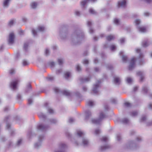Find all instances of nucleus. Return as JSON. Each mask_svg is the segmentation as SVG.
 <instances>
[{"label": "nucleus", "mask_w": 152, "mask_h": 152, "mask_svg": "<svg viewBox=\"0 0 152 152\" xmlns=\"http://www.w3.org/2000/svg\"><path fill=\"white\" fill-rule=\"evenodd\" d=\"M82 63L86 66H88V65L89 63V60L86 59H83Z\"/></svg>", "instance_id": "72a5a7b5"}, {"label": "nucleus", "mask_w": 152, "mask_h": 152, "mask_svg": "<svg viewBox=\"0 0 152 152\" xmlns=\"http://www.w3.org/2000/svg\"><path fill=\"white\" fill-rule=\"evenodd\" d=\"M137 28L139 31L142 32H145L146 31V28L144 26H137Z\"/></svg>", "instance_id": "c756f323"}, {"label": "nucleus", "mask_w": 152, "mask_h": 152, "mask_svg": "<svg viewBox=\"0 0 152 152\" xmlns=\"http://www.w3.org/2000/svg\"><path fill=\"white\" fill-rule=\"evenodd\" d=\"M20 82V80L19 79H15L12 80L10 85L11 88L13 90L17 89L18 83Z\"/></svg>", "instance_id": "1a4fd4ad"}, {"label": "nucleus", "mask_w": 152, "mask_h": 152, "mask_svg": "<svg viewBox=\"0 0 152 152\" xmlns=\"http://www.w3.org/2000/svg\"><path fill=\"white\" fill-rule=\"evenodd\" d=\"M84 37L85 34L82 30L75 28L71 35V43L73 45H80Z\"/></svg>", "instance_id": "f257e3e1"}, {"label": "nucleus", "mask_w": 152, "mask_h": 152, "mask_svg": "<svg viewBox=\"0 0 152 152\" xmlns=\"http://www.w3.org/2000/svg\"><path fill=\"white\" fill-rule=\"evenodd\" d=\"M66 145L64 143H61L59 145V150L55 152H66Z\"/></svg>", "instance_id": "dca6fc26"}, {"label": "nucleus", "mask_w": 152, "mask_h": 152, "mask_svg": "<svg viewBox=\"0 0 152 152\" xmlns=\"http://www.w3.org/2000/svg\"><path fill=\"white\" fill-rule=\"evenodd\" d=\"M101 140L102 142H106L108 140V138L107 137L104 136L102 137L101 139Z\"/></svg>", "instance_id": "e2e57ef3"}, {"label": "nucleus", "mask_w": 152, "mask_h": 152, "mask_svg": "<svg viewBox=\"0 0 152 152\" xmlns=\"http://www.w3.org/2000/svg\"><path fill=\"white\" fill-rule=\"evenodd\" d=\"M137 75L138 76H140V81L142 82L144 79V77L143 74V72L141 71L138 72L137 73Z\"/></svg>", "instance_id": "4be33fe9"}, {"label": "nucleus", "mask_w": 152, "mask_h": 152, "mask_svg": "<svg viewBox=\"0 0 152 152\" xmlns=\"http://www.w3.org/2000/svg\"><path fill=\"white\" fill-rule=\"evenodd\" d=\"M87 25L88 28L92 27V23L91 21L90 20L87 21Z\"/></svg>", "instance_id": "13d9d810"}, {"label": "nucleus", "mask_w": 152, "mask_h": 152, "mask_svg": "<svg viewBox=\"0 0 152 152\" xmlns=\"http://www.w3.org/2000/svg\"><path fill=\"white\" fill-rule=\"evenodd\" d=\"M148 88L147 86H144L142 87V92L143 94H147L148 91Z\"/></svg>", "instance_id": "b1692460"}, {"label": "nucleus", "mask_w": 152, "mask_h": 152, "mask_svg": "<svg viewBox=\"0 0 152 152\" xmlns=\"http://www.w3.org/2000/svg\"><path fill=\"white\" fill-rule=\"evenodd\" d=\"M94 101L92 100H89L88 102V105L89 106H92L94 105Z\"/></svg>", "instance_id": "680f3d73"}, {"label": "nucleus", "mask_w": 152, "mask_h": 152, "mask_svg": "<svg viewBox=\"0 0 152 152\" xmlns=\"http://www.w3.org/2000/svg\"><path fill=\"white\" fill-rule=\"evenodd\" d=\"M88 2V0H83L81 2V5L84 8Z\"/></svg>", "instance_id": "a19ab883"}, {"label": "nucleus", "mask_w": 152, "mask_h": 152, "mask_svg": "<svg viewBox=\"0 0 152 152\" xmlns=\"http://www.w3.org/2000/svg\"><path fill=\"white\" fill-rule=\"evenodd\" d=\"M108 77L105 73H103L102 75V77L101 80H98L96 83V84L93 85V88L92 90V92L96 94H98L99 91L98 89L100 87V84L102 83V80H103L104 79L107 80Z\"/></svg>", "instance_id": "7ed1b4c3"}, {"label": "nucleus", "mask_w": 152, "mask_h": 152, "mask_svg": "<svg viewBox=\"0 0 152 152\" xmlns=\"http://www.w3.org/2000/svg\"><path fill=\"white\" fill-rule=\"evenodd\" d=\"M88 32L90 34H92L94 32V30L93 27L88 28Z\"/></svg>", "instance_id": "338daca9"}, {"label": "nucleus", "mask_w": 152, "mask_h": 152, "mask_svg": "<svg viewBox=\"0 0 152 152\" xmlns=\"http://www.w3.org/2000/svg\"><path fill=\"white\" fill-rule=\"evenodd\" d=\"M136 53H139V55L137 58L135 57L138 62V64L140 66H143L145 64V61L144 58V55L141 52V50L138 48L136 50Z\"/></svg>", "instance_id": "20e7f679"}, {"label": "nucleus", "mask_w": 152, "mask_h": 152, "mask_svg": "<svg viewBox=\"0 0 152 152\" xmlns=\"http://www.w3.org/2000/svg\"><path fill=\"white\" fill-rule=\"evenodd\" d=\"M119 122L124 124H127L129 122V120L127 118H124L122 119H120Z\"/></svg>", "instance_id": "bb28decb"}, {"label": "nucleus", "mask_w": 152, "mask_h": 152, "mask_svg": "<svg viewBox=\"0 0 152 152\" xmlns=\"http://www.w3.org/2000/svg\"><path fill=\"white\" fill-rule=\"evenodd\" d=\"M44 137V135H39L38 137L39 142L35 143L34 145V148L37 149H39L41 146L42 142L43 141Z\"/></svg>", "instance_id": "6e6552de"}, {"label": "nucleus", "mask_w": 152, "mask_h": 152, "mask_svg": "<svg viewBox=\"0 0 152 152\" xmlns=\"http://www.w3.org/2000/svg\"><path fill=\"white\" fill-rule=\"evenodd\" d=\"M20 57V53L19 50H18L15 55V60H18Z\"/></svg>", "instance_id": "79ce46f5"}, {"label": "nucleus", "mask_w": 152, "mask_h": 152, "mask_svg": "<svg viewBox=\"0 0 152 152\" xmlns=\"http://www.w3.org/2000/svg\"><path fill=\"white\" fill-rule=\"evenodd\" d=\"M113 22L117 26L119 25L120 24V20L117 18H115L114 19Z\"/></svg>", "instance_id": "e433bc0d"}, {"label": "nucleus", "mask_w": 152, "mask_h": 152, "mask_svg": "<svg viewBox=\"0 0 152 152\" xmlns=\"http://www.w3.org/2000/svg\"><path fill=\"white\" fill-rule=\"evenodd\" d=\"M110 49L113 51H115L116 49V47L114 45H112L110 46Z\"/></svg>", "instance_id": "603ef678"}, {"label": "nucleus", "mask_w": 152, "mask_h": 152, "mask_svg": "<svg viewBox=\"0 0 152 152\" xmlns=\"http://www.w3.org/2000/svg\"><path fill=\"white\" fill-rule=\"evenodd\" d=\"M40 119L43 122H45L47 119L46 115L42 112H40L38 114Z\"/></svg>", "instance_id": "f3484780"}, {"label": "nucleus", "mask_w": 152, "mask_h": 152, "mask_svg": "<svg viewBox=\"0 0 152 152\" xmlns=\"http://www.w3.org/2000/svg\"><path fill=\"white\" fill-rule=\"evenodd\" d=\"M33 97H34L31 96L28 99V105H31L32 104L33 102Z\"/></svg>", "instance_id": "ea45409f"}, {"label": "nucleus", "mask_w": 152, "mask_h": 152, "mask_svg": "<svg viewBox=\"0 0 152 152\" xmlns=\"http://www.w3.org/2000/svg\"><path fill=\"white\" fill-rule=\"evenodd\" d=\"M10 13L11 14H13L17 11V10L14 8H12L10 10Z\"/></svg>", "instance_id": "774afa93"}, {"label": "nucleus", "mask_w": 152, "mask_h": 152, "mask_svg": "<svg viewBox=\"0 0 152 152\" xmlns=\"http://www.w3.org/2000/svg\"><path fill=\"white\" fill-rule=\"evenodd\" d=\"M66 136L69 138L71 139L72 142L73 141V139L72 138V135L69 132H66Z\"/></svg>", "instance_id": "8fccbe9b"}, {"label": "nucleus", "mask_w": 152, "mask_h": 152, "mask_svg": "<svg viewBox=\"0 0 152 152\" xmlns=\"http://www.w3.org/2000/svg\"><path fill=\"white\" fill-rule=\"evenodd\" d=\"M76 137L77 138V141L81 139V138L85 137V134L80 130H78L77 132Z\"/></svg>", "instance_id": "ddd939ff"}, {"label": "nucleus", "mask_w": 152, "mask_h": 152, "mask_svg": "<svg viewBox=\"0 0 152 152\" xmlns=\"http://www.w3.org/2000/svg\"><path fill=\"white\" fill-rule=\"evenodd\" d=\"M37 6V3L35 2H32L31 4V6L32 8L35 9Z\"/></svg>", "instance_id": "bf43d9fd"}, {"label": "nucleus", "mask_w": 152, "mask_h": 152, "mask_svg": "<svg viewBox=\"0 0 152 152\" xmlns=\"http://www.w3.org/2000/svg\"><path fill=\"white\" fill-rule=\"evenodd\" d=\"M48 64L51 67H53L55 66V62L53 61H50L48 63Z\"/></svg>", "instance_id": "6e6d98bb"}, {"label": "nucleus", "mask_w": 152, "mask_h": 152, "mask_svg": "<svg viewBox=\"0 0 152 152\" xmlns=\"http://www.w3.org/2000/svg\"><path fill=\"white\" fill-rule=\"evenodd\" d=\"M64 77L66 79H68L71 77V72L69 71L65 72H64Z\"/></svg>", "instance_id": "a878e982"}, {"label": "nucleus", "mask_w": 152, "mask_h": 152, "mask_svg": "<svg viewBox=\"0 0 152 152\" xmlns=\"http://www.w3.org/2000/svg\"><path fill=\"white\" fill-rule=\"evenodd\" d=\"M126 81L128 84H132L133 82V80L130 77H127L126 78Z\"/></svg>", "instance_id": "a18cd8bd"}, {"label": "nucleus", "mask_w": 152, "mask_h": 152, "mask_svg": "<svg viewBox=\"0 0 152 152\" xmlns=\"http://www.w3.org/2000/svg\"><path fill=\"white\" fill-rule=\"evenodd\" d=\"M76 96L79 98H80L82 97V96L80 93L78 91H76L75 92Z\"/></svg>", "instance_id": "4d7b16f0"}, {"label": "nucleus", "mask_w": 152, "mask_h": 152, "mask_svg": "<svg viewBox=\"0 0 152 152\" xmlns=\"http://www.w3.org/2000/svg\"><path fill=\"white\" fill-rule=\"evenodd\" d=\"M124 30L126 31L127 33H130L131 31V27L130 26H128L124 28Z\"/></svg>", "instance_id": "09e8293b"}, {"label": "nucleus", "mask_w": 152, "mask_h": 152, "mask_svg": "<svg viewBox=\"0 0 152 152\" xmlns=\"http://www.w3.org/2000/svg\"><path fill=\"white\" fill-rule=\"evenodd\" d=\"M49 127L48 125H45L42 123L38 124L36 126L37 131L45 132L46 131Z\"/></svg>", "instance_id": "0eeeda50"}, {"label": "nucleus", "mask_w": 152, "mask_h": 152, "mask_svg": "<svg viewBox=\"0 0 152 152\" xmlns=\"http://www.w3.org/2000/svg\"><path fill=\"white\" fill-rule=\"evenodd\" d=\"M105 117V115L103 112H101L100 113L99 118L101 121Z\"/></svg>", "instance_id": "c03bdc74"}, {"label": "nucleus", "mask_w": 152, "mask_h": 152, "mask_svg": "<svg viewBox=\"0 0 152 152\" xmlns=\"http://www.w3.org/2000/svg\"><path fill=\"white\" fill-rule=\"evenodd\" d=\"M142 44V46L144 48H146L148 46L147 42L145 41H143Z\"/></svg>", "instance_id": "3c124183"}, {"label": "nucleus", "mask_w": 152, "mask_h": 152, "mask_svg": "<svg viewBox=\"0 0 152 152\" xmlns=\"http://www.w3.org/2000/svg\"><path fill=\"white\" fill-rule=\"evenodd\" d=\"M130 115L133 117L136 116L138 115V112L136 111H133L130 113Z\"/></svg>", "instance_id": "864d4df0"}, {"label": "nucleus", "mask_w": 152, "mask_h": 152, "mask_svg": "<svg viewBox=\"0 0 152 152\" xmlns=\"http://www.w3.org/2000/svg\"><path fill=\"white\" fill-rule=\"evenodd\" d=\"M75 69L76 71L78 73L81 72L82 71V68L81 66L79 64H77L75 66Z\"/></svg>", "instance_id": "393cba45"}, {"label": "nucleus", "mask_w": 152, "mask_h": 152, "mask_svg": "<svg viewBox=\"0 0 152 152\" xmlns=\"http://www.w3.org/2000/svg\"><path fill=\"white\" fill-rule=\"evenodd\" d=\"M50 51L48 48H46L45 49L44 54L46 56H48L50 55Z\"/></svg>", "instance_id": "49530a36"}, {"label": "nucleus", "mask_w": 152, "mask_h": 152, "mask_svg": "<svg viewBox=\"0 0 152 152\" xmlns=\"http://www.w3.org/2000/svg\"><path fill=\"white\" fill-rule=\"evenodd\" d=\"M115 39V37L114 35H110L106 37V39L108 41H110L111 40L114 39Z\"/></svg>", "instance_id": "c9c22d12"}, {"label": "nucleus", "mask_w": 152, "mask_h": 152, "mask_svg": "<svg viewBox=\"0 0 152 152\" xmlns=\"http://www.w3.org/2000/svg\"><path fill=\"white\" fill-rule=\"evenodd\" d=\"M10 116L8 115L4 118V121L6 123V124L7 128L8 129H10L11 125L9 123L8 120L9 119Z\"/></svg>", "instance_id": "a211bd4d"}, {"label": "nucleus", "mask_w": 152, "mask_h": 152, "mask_svg": "<svg viewBox=\"0 0 152 152\" xmlns=\"http://www.w3.org/2000/svg\"><path fill=\"white\" fill-rule=\"evenodd\" d=\"M136 61V60L134 57H133L131 59L130 61L129 65L128 66L129 70H132L135 67Z\"/></svg>", "instance_id": "9d476101"}, {"label": "nucleus", "mask_w": 152, "mask_h": 152, "mask_svg": "<svg viewBox=\"0 0 152 152\" xmlns=\"http://www.w3.org/2000/svg\"><path fill=\"white\" fill-rule=\"evenodd\" d=\"M124 52L122 51H121L119 53V56L121 57L122 61L124 63H127L128 61V58L127 56L124 54Z\"/></svg>", "instance_id": "2eb2a0df"}, {"label": "nucleus", "mask_w": 152, "mask_h": 152, "mask_svg": "<svg viewBox=\"0 0 152 152\" xmlns=\"http://www.w3.org/2000/svg\"><path fill=\"white\" fill-rule=\"evenodd\" d=\"M48 121L50 122L51 124H56L58 122V121L55 118H50L48 119Z\"/></svg>", "instance_id": "cd10ccee"}, {"label": "nucleus", "mask_w": 152, "mask_h": 152, "mask_svg": "<svg viewBox=\"0 0 152 152\" xmlns=\"http://www.w3.org/2000/svg\"><path fill=\"white\" fill-rule=\"evenodd\" d=\"M15 35L13 32L10 33L9 35L8 39V44L9 45H12L15 42Z\"/></svg>", "instance_id": "9b49d317"}, {"label": "nucleus", "mask_w": 152, "mask_h": 152, "mask_svg": "<svg viewBox=\"0 0 152 152\" xmlns=\"http://www.w3.org/2000/svg\"><path fill=\"white\" fill-rule=\"evenodd\" d=\"M16 99L19 102H20L23 100L22 98L21 95L19 94H18L16 96Z\"/></svg>", "instance_id": "37998d69"}, {"label": "nucleus", "mask_w": 152, "mask_h": 152, "mask_svg": "<svg viewBox=\"0 0 152 152\" xmlns=\"http://www.w3.org/2000/svg\"><path fill=\"white\" fill-rule=\"evenodd\" d=\"M58 32L60 39L62 40L66 39L68 38L69 35L68 26L63 25L61 26L59 28Z\"/></svg>", "instance_id": "f03ea898"}, {"label": "nucleus", "mask_w": 152, "mask_h": 152, "mask_svg": "<svg viewBox=\"0 0 152 152\" xmlns=\"http://www.w3.org/2000/svg\"><path fill=\"white\" fill-rule=\"evenodd\" d=\"M134 22L137 28V26H139V25L141 23V20L139 19H137L134 20Z\"/></svg>", "instance_id": "de8ad7c7"}, {"label": "nucleus", "mask_w": 152, "mask_h": 152, "mask_svg": "<svg viewBox=\"0 0 152 152\" xmlns=\"http://www.w3.org/2000/svg\"><path fill=\"white\" fill-rule=\"evenodd\" d=\"M101 122L99 118L96 119H92L91 120V122L92 124H100V123Z\"/></svg>", "instance_id": "7c9ffc66"}, {"label": "nucleus", "mask_w": 152, "mask_h": 152, "mask_svg": "<svg viewBox=\"0 0 152 152\" xmlns=\"http://www.w3.org/2000/svg\"><path fill=\"white\" fill-rule=\"evenodd\" d=\"M88 12L90 14L95 15H97V12L92 8L89 9Z\"/></svg>", "instance_id": "f704fd0d"}, {"label": "nucleus", "mask_w": 152, "mask_h": 152, "mask_svg": "<svg viewBox=\"0 0 152 152\" xmlns=\"http://www.w3.org/2000/svg\"><path fill=\"white\" fill-rule=\"evenodd\" d=\"M14 119L17 122L22 121V118L19 115H16L14 117Z\"/></svg>", "instance_id": "4c0bfd02"}, {"label": "nucleus", "mask_w": 152, "mask_h": 152, "mask_svg": "<svg viewBox=\"0 0 152 152\" xmlns=\"http://www.w3.org/2000/svg\"><path fill=\"white\" fill-rule=\"evenodd\" d=\"M27 136L29 139L31 138L32 137L34 136H35L36 134L34 133H33L32 132V130L31 129H29L27 134Z\"/></svg>", "instance_id": "5701e85b"}, {"label": "nucleus", "mask_w": 152, "mask_h": 152, "mask_svg": "<svg viewBox=\"0 0 152 152\" xmlns=\"http://www.w3.org/2000/svg\"><path fill=\"white\" fill-rule=\"evenodd\" d=\"M32 91V87L30 83L26 85L25 89V93H28Z\"/></svg>", "instance_id": "6ab92c4d"}, {"label": "nucleus", "mask_w": 152, "mask_h": 152, "mask_svg": "<svg viewBox=\"0 0 152 152\" xmlns=\"http://www.w3.org/2000/svg\"><path fill=\"white\" fill-rule=\"evenodd\" d=\"M126 147L127 149L132 150H135L138 149L139 146L136 141L134 140H130L126 144Z\"/></svg>", "instance_id": "423d86ee"}, {"label": "nucleus", "mask_w": 152, "mask_h": 152, "mask_svg": "<svg viewBox=\"0 0 152 152\" xmlns=\"http://www.w3.org/2000/svg\"><path fill=\"white\" fill-rule=\"evenodd\" d=\"M89 142L88 139L85 136L81 138V139L78 141L75 140L73 143L77 146H78L79 144H80L81 145L85 147L88 146Z\"/></svg>", "instance_id": "39448f33"}, {"label": "nucleus", "mask_w": 152, "mask_h": 152, "mask_svg": "<svg viewBox=\"0 0 152 152\" xmlns=\"http://www.w3.org/2000/svg\"><path fill=\"white\" fill-rule=\"evenodd\" d=\"M91 78V76H89L88 77L85 78H83L82 77H81L79 79V80H80L81 83H83L89 81Z\"/></svg>", "instance_id": "aec40b11"}, {"label": "nucleus", "mask_w": 152, "mask_h": 152, "mask_svg": "<svg viewBox=\"0 0 152 152\" xmlns=\"http://www.w3.org/2000/svg\"><path fill=\"white\" fill-rule=\"evenodd\" d=\"M29 46V45L27 44L26 42H25L23 44V49L24 51L26 53L28 51V48Z\"/></svg>", "instance_id": "473e14b6"}, {"label": "nucleus", "mask_w": 152, "mask_h": 152, "mask_svg": "<svg viewBox=\"0 0 152 152\" xmlns=\"http://www.w3.org/2000/svg\"><path fill=\"white\" fill-rule=\"evenodd\" d=\"M114 82L115 84L119 85L121 83L120 78L118 77L115 76L113 77Z\"/></svg>", "instance_id": "412c9836"}, {"label": "nucleus", "mask_w": 152, "mask_h": 152, "mask_svg": "<svg viewBox=\"0 0 152 152\" xmlns=\"http://www.w3.org/2000/svg\"><path fill=\"white\" fill-rule=\"evenodd\" d=\"M11 0H4L3 2V6L7 7L9 5V2Z\"/></svg>", "instance_id": "58836bf2"}, {"label": "nucleus", "mask_w": 152, "mask_h": 152, "mask_svg": "<svg viewBox=\"0 0 152 152\" xmlns=\"http://www.w3.org/2000/svg\"><path fill=\"white\" fill-rule=\"evenodd\" d=\"M42 92V91H39L38 92L34 93H33L32 94V96H38Z\"/></svg>", "instance_id": "5fc2aeb1"}, {"label": "nucleus", "mask_w": 152, "mask_h": 152, "mask_svg": "<svg viewBox=\"0 0 152 152\" xmlns=\"http://www.w3.org/2000/svg\"><path fill=\"white\" fill-rule=\"evenodd\" d=\"M124 106L126 107H130L132 106L131 104L129 102H126L124 103Z\"/></svg>", "instance_id": "052dcab7"}, {"label": "nucleus", "mask_w": 152, "mask_h": 152, "mask_svg": "<svg viewBox=\"0 0 152 152\" xmlns=\"http://www.w3.org/2000/svg\"><path fill=\"white\" fill-rule=\"evenodd\" d=\"M110 148V146L108 145H104L101 146L100 148V150L101 151H104L106 149Z\"/></svg>", "instance_id": "c85d7f7f"}, {"label": "nucleus", "mask_w": 152, "mask_h": 152, "mask_svg": "<svg viewBox=\"0 0 152 152\" xmlns=\"http://www.w3.org/2000/svg\"><path fill=\"white\" fill-rule=\"evenodd\" d=\"M92 116L91 111L89 110H86L85 112V118L84 120L87 122Z\"/></svg>", "instance_id": "f8f14e48"}, {"label": "nucleus", "mask_w": 152, "mask_h": 152, "mask_svg": "<svg viewBox=\"0 0 152 152\" xmlns=\"http://www.w3.org/2000/svg\"><path fill=\"white\" fill-rule=\"evenodd\" d=\"M61 93L64 95L67 96H71V94L69 92L66 90H63L61 91Z\"/></svg>", "instance_id": "2f4dec72"}, {"label": "nucleus", "mask_w": 152, "mask_h": 152, "mask_svg": "<svg viewBox=\"0 0 152 152\" xmlns=\"http://www.w3.org/2000/svg\"><path fill=\"white\" fill-rule=\"evenodd\" d=\"M97 45H94L93 46V51L95 53H97Z\"/></svg>", "instance_id": "0e129e2a"}, {"label": "nucleus", "mask_w": 152, "mask_h": 152, "mask_svg": "<svg viewBox=\"0 0 152 152\" xmlns=\"http://www.w3.org/2000/svg\"><path fill=\"white\" fill-rule=\"evenodd\" d=\"M127 4L126 0H122L119 1L117 4V6L118 8L120 7H126Z\"/></svg>", "instance_id": "4468645a"}, {"label": "nucleus", "mask_w": 152, "mask_h": 152, "mask_svg": "<svg viewBox=\"0 0 152 152\" xmlns=\"http://www.w3.org/2000/svg\"><path fill=\"white\" fill-rule=\"evenodd\" d=\"M106 66L107 69L110 70H112L113 68V67L112 65H106Z\"/></svg>", "instance_id": "69168bd1"}]
</instances>
